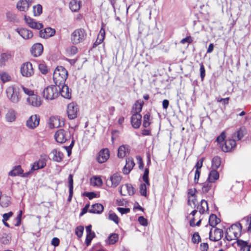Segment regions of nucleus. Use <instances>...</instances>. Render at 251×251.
I'll return each instance as SVG.
<instances>
[{
  "mask_svg": "<svg viewBox=\"0 0 251 251\" xmlns=\"http://www.w3.org/2000/svg\"><path fill=\"white\" fill-rule=\"evenodd\" d=\"M68 74L66 69L63 66H57L54 71L53 80L55 85L60 87L65 83Z\"/></svg>",
  "mask_w": 251,
  "mask_h": 251,
  "instance_id": "f257e3e1",
  "label": "nucleus"
},
{
  "mask_svg": "<svg viewBox=\"0 0 251 251\" xmlns=\"http://www.w3.org/2000/svg\"><path fill=\"white\" fill-rule=\"evenodd\" d=\"M6 93L7 98L11 102L14 103H17L21 99L19 89L14 86H10L7 88Z\"/></svg>",
  "mask_w": 251,
  "mask_h": 251,
  "instance_id": "f03ea898",
  "label": "nucleus"
},
{
  "mask_svg": "<svg viewBox=\"0 0 251 251\" xmlns=\"http://www.w3.org/2000/svg\"><path fill=\"white\" fill-rule=\"evenodd\" d=\"M87 36L85 31L82 28L75 29L71 34V40L74 45L83 42Z\"/></svg>",
  "mask_w": 251,
  "mask_h": 251,
  "instance_id": "7ed1b4c3",
  "label": "nucleus"
},
{
  "mask_svg": "<svg viewBox=\"0 0 251 251\" xmlns=\"http://www.w3.org/2000/svg\"><path fill=\"white\" fill-rule=\"evenodd\" d=\"M72 136L69 129H59L56 131L54 134L56 141L61 144L70 140Z\"/></svg>",
  "mask_w": 251,
  "mask_h": 251,
  "instance_id": "20e7f679",
  "label": "nucleus"
},
{
  "mask_svg": "<svg viewBox=\"0 0 251 251\" xmlns=\"http://www.w3.org/2000/svg\"><path fill=\"white\" fill-rule=\"evenodd\" d=\"M56 85H50L44 89L43 95L44 98L48 100H52L58 96V90Z\"/></svg>",
  "mask_w": 251,
  "mask_h": 251,
  "instance_id": "39448f33",
  "label": "nucleus"
},
{
  "mask_svg": "<svg viewBox=\"0 0 251 251\" xmlns=\"http://www.w3.org/2000/svg\"><path fill=\"white\" fill-rule=\"evenodd\" d=\"M21 73L24 76L28 77L34 74L32 64L30 62L23 63L21 67Z\"/></svg>",
  "mask_w": 251,
  "mask_h": 251,
  "instance_id": "423d86ee",
  "label": "nucleus"
},
{
  "mask_svg": "<svg viewBox=\"0 0 251 251\" xmlns=\"http://www.w3.org/2000/svg\"><path fill=\"white\" fill-rule=\"evenodd\" d=\"M26 101L29 105L35 107H40L43 102L41 98L34 93L26 98Z\"/></svg>",
  "mask_w": 251,
  "mask_h": 251,
  "instance_id": "0eeeda50",
  "label": "nucleus"
},
{
  "mask_svg": "<svg viewBox=\"0 0 251 251\" xmlns=\"http://www.w3.org/2000/svg\"><path fill=\"white\" fill-rule=\"evenodd\" d=\"M121 180L122 176L119 174L116 173L106 180V184L108 187H116L119 184Z\"/></svg>",
  "mask_w": 251,
  "mask_h": 251,
  "instance_id": "6e6552de",
  "label": "nucleus"
},
{
  "mask_svg": "<svg viewBox=\"0 0 251 251\" xmlns=\"http://www.w3.org/2000/svg\"><path fill=\"white\" fill-rule=\"evenodd\" d=\"M242 226L240 223H236L232 224L228 228V230L230 233L234 235V239H237L241 235Z\"/></svg>",
  "mask_w": 251,
  "mask_h": 251,
  "instance_id": "1a4fd4ad",
  "label": "nucleus"
},
{
  "mask_svg": "<svg viewBox=\"0 0 251 251\" xmlns=\"http://www.w3.org/2000/svg\"><path fill=\"white\" fill-rule=\"evenodd\" d=\"M78 112V106L74 102H71L68 105L67 114L70 119H74L77 116Z\"/></svg>",
  "mask_w": 251,
  "mask_h": 251,
  "instance_id": "9d476101",
  "label": "nucleus"
},
{
  "mask_svg": "<svg viewBox=\"0 0 251 251\" xmlns=\"http://www.w3.org/2000/svg\"><path fill=\"white\" fill-rule=\"evenodd\" d=\"M236 140L233 138H229L226 140L225 144L221 146L222 151L224 152H228L230 151L232 149L234 148L236 146Z\"/></svg>",
  "mask_w": 251,
  "mask_h": 251,
  "instance_id": "9b49d317",
  "label": "nucleus"
},
{
  "mask_svg": "<svg viewBox=\"0 0 251 251\" xmlns=\"http://www.w3.org/2000/svg\"><path fill=\"white\" fill-rule=\"evenodd\" d=\"M40 117L37 115L31 116L26 121V126L30 129H34L39 124Z\"/></svg>",
  "mask_w": 251,
  "mask_h": 251,
  "instance_id": "f8f14e48",
  "label": "nucleus"
},
{
  "mask_svg": "<svg viewBox=\"0 0 251 251\" xmlns=\"http://www.w3.org/2000/svg\"><path fill=\"white\" fill-rule=\"evenodd\" d=\"M109 157V152L107 149L101 150L99 153L97 159L99 163L105 162Z\"/></svg>",
  "mask_w": 251,
  "mask_h": 251,
  "instance_id": "ddd939ff",
  "label": "nucleus"
},
{
  "mask_svg": "<svg viewBox=\"0 0 251 251\" xmlns=\"http://www.w3.org/2000/svg\"><path fill=\"white\" fill-rule=\"evenodd\" d=\"M223 236V231L222 229L216 227L214 231V235H212V231L209 232V239L213 241H218Z\"/></svg>",
  "mask_w": 251,
  "mask_h": 251,
  "instance_id": "4468645a",
  "label": "nucleus"
},
{
  "mask_svg": "<svg viewBox=\"0 0 251 251\" xmlns=\"http://www.w3.org/2000/svg\"><path fill=\"white\" fill-rule=\"evenodd\" d=\"M33 2V0H21L17 4V8L21 11H26Z\"/></svg>",
  "mask_w": 251,
  "mask_h": 251,
  "instance_id": "2eb2a0df",
  "label": "nucleus"
},
{
  "mask_svg": "<svg viewBox=\"0 0 251 251\" xmlns=\"http://www.w3.org/2000/svg\"><path fill=\"white\" fill-rule=\"evenodd\" d=\"M141 114H132L130 122L132 127L136 129L138 128L141 124Z\"/></svg>",
  "mask_w": 251,
  "mask_h": 251,
  "instance_id": "dca6fc26",
  "label": "nucleus"
},
{
  "mask_svg": "<svg viewBox=\"0 0 251 251\" xmlns=\"http://www.w3.org/2000/svg\"><path fill=\"white\" fill-rule=\"evenodd\" d=\"M49 155L50 159L57 162L61 161L63 157V154L57 149H53Z\"/></svg>",
  "mask_w": 251,
  "mask_h": 251,
  "instance_id": "f3484780",
  "label": "nucleus"
},
{
  "mask_svg": "<svg viewBox=\"0 0 251 251\" xmlns=\"http://www.w3.org/2000/svg\"><path fill=\"white\" fill-rule=\"evenodd\" d=\"M60 89V93L62 97L64 98L70 99L71 98V91L68 86L65 83L58 87Z\"/></svg>",
  "mask_w": 251,
  "mask_h": 251,
  "instance_id": "a211bd4d",
  "label": "nucleus"
},
{
  "mask_svg": "<svg viewBox=\"0 0 251 251\" xmlns=\"http://www.w3.org/2000/svg\"><path fill=\"white\" fill-rule=\"evenodd\" d=\"M135 165L133 159L128 157L126 159V164L124 166L123 171L125 175L128 174Z\"/></svg>",
  "mask_w": 251,
  "mask_h": 251,
  "instance_id": "6ab92c4d",
  "label": "nucleus"
},
{
  "mask_svg": "<svg viewBox=\"0 0 251 251\" xmlns=\"http://www.w3.org/2000/svg\"><path fill=\"white\" fill-rule=\"evenodd\" d=\"M43 51V47L40 43L35 44L32 47L30 51L31 54L35 57L40 56Z\"/></svg>",
  "mask_w": 251,
  "mask_h": 251,
  "instance_id": "aec40b11",
  "label": "nucleus"
},
{
  "mask_svg": "<svg viewBox=\"0 0 251 251\" xmlns=\"http://www.w3.org/2000/svg\"><path fill=\"white\" fill-rule=\"evenodd\" d=\"M25 20L26 24L31 28L39 29L43 27L42 24L35 22L33 19L29 17L25 16Z\"/></svg>",
  "mask_w": 251,
  "mask_h": 251,
  "instance_id": "412c9836",
  "label": "nucleus"
},
{
  "mask_svg": "<svg viewBox=\"0 0 251 251\" xmlns=\"http://www.w3.org/2000/svg\"><path fill=\"white\" fill-rule=\"evenodd\" d=\"M55 33V30L51 27H47L44 29V30H40L39 31V35L41 38H48L51 36H53Z\"/></svg>",
  "mask_w": 251,
  "mask_h": 251,
  "instance_id": "4be33fe9",
  "label": "nucleus"
},
{
  "mask_svg": "<svg viewBox=\"0 0 251 251\" xmlns=\"http://www.w3.org/2000/svg\"><path fill=\"white\" fill-rule=\"evenodd\" d=\"M144 101L141 100H137L132 107L131 113L132 114H140L142 111Z\"/></svg>",
  "mask_w": 251,
  "mask_h": 251,
  "instance_id": "5701e85b",
  "label": "nucleus"
},
{
  "mask_svg": "<svg viewBox=\"0 0 251 251\" xmlns=\"http://www.w3.org/2000/svg\"><path fill=\"white\" fill-rule=\"evenodd\" d=\"M122 189H125L129 195H133L135 193L134 188L132 185L130 184H126V185H123L119 188V193L122 196H126V193H122Z\"/></svg>",
  "mask_w": 251,
  "mask_h": 251,
  "instance_id": "b1692460",
  "label": "nucleus"
},
{
  "mask_svg": "<svg viewBox=\"0 0 251 251\" xmlns=\"http://www.w3.org/2000/svg\"><path fill=\"white\" fill-rule=\"evenodd\" d=\"M247 133V130L244 127H241L232 135V138L236 141L240 140Z\"/></svg>",
  "mask_w": 251,
  "mask_h": 251,
  "instance_id": "393cba45",
  "label": "nucleus"
},
{
  "mask_svg": "<svg viewBox=\"0 0 251 251\" xmlns=\"http://www.w3.org/2000/svg\"><path fill=\"white\" fill-rule=\"evenodd\" d=\"M129 147L127 145L121 146L118 150V156L120 158H123L129 152Z\"/></svg>",
  "mask_w": 251,
  "mask_h": 251,
  "instance_id": "a878e982",
  "label": "nucleus"
},
{
  "mask_svg": "<svg viewBox=\"0 0 251 251\" xmlns=\"http://www.w3.org/2000/svg\"><path fill=\"white\" fill-rule=\"evenodd\" d=\"M219 178V174L217 171V170L212 169V170L209 173L207 181H208L209 182L211 183H213L216 180H218Z\"/></svg>",
  "mask_w": 251,
  "mask_h": 251,
  "instance_id": "bb28decb",
  "label": "nucleus"
},
{
  "mask_svg": "<svg viewBox=\"0 0 251 251\" xmlns=\"http://www.w3.org/2000/svg\"><path fill=\"white\" fill-rule=\"evenodd\" d=\"M19 34L25 39H28L33 36V33L31 30L26 28H21L18 31Z\"/></svg>",
  "mask_w": 251,
  "mask_h": 251,
  "instance_id": "cd10ccee",
  "label": "nucleus"
},
{
  "mask_svg": "<svg viewBox=\"0 0 251 251\" xmlns=\"http://www.w3.org/2000/svg\"><path fill=\"white\" fill-rule=\"evenodd\" d=\"M103 206L100 203H95L92 205V208L89 212L94 214H100L103 210Z\"/></svg>",
  "mask_w": 251,
  "mask_h": 251,
  "instance_id": "c85d7f7f",
  "label": "nucleus"
},
{
  "mask_svg": "<svg viewBox=\"0 0 251 251\" xmlns=\"http://www.w3.org/2000/svg\"><path fill=\"white\" fill-rule=\"evenodd\" d=\"M236 242L237 245L241 248V251H250L248 241H245L241 239H237Z\"/></svg>",
  "mask_w": 251,
  "mask_h": 251,
  "instance_id": "c756f323",
  "label": "nucleus"
},
{
  "mask_svg": "<svg viewBox=\"0 0 251 251\" xmlns=\"http://www.w3.org/2000/svg\"><path fill=\"white\" fill-rule=\"evenodd\" d=\"M214 187L212 183L207 181L204 182L202 187V191L203 193H206L211 190L212 194L214 193Z\"/></svg>",
  "mask_w": 251,
  "mask_h": 251,
  "instance_id": "7c9ffc66",
  "label": "nucleus"
},
{
  "mask_svg": "<svg viewBox=\"0 0 251 251\" xmlns=\"http://www.w3.org/2000/svg\"><path fill=\"white\" fill-rule=\"evenodd\" d=\"M80 8L79 0H72L70 2V8L74 12L77 11Z\"/></svg>",
  "mask_w": 251,
  "mask_h": 251,
  "instance_id": "2f4dec72",
  "label": "nucleus"
},
{
  "mask_svg": "<svg viewBox=\"0 0 251 251\" xmlns=\"http://www.w3.org/2000/svg\"><path fill=\"white\" fill-rule=\"evenodd\" d=\"M220 221V219L218 218L215 214H212L210 215L209 224L210 226L214 227Z\"/></svg>",
  "mask_w": 251,
  "mask_h": 251,
  "instance_id": "473e14b6",
  "label": "nucleus"
},
{
  "mask_svg": "<svg viewBox=\"0 0 251 251\" xmlns=\"http://www.w3.org/2000/svg\"><path fill=\"white\" fill-rule=\"evenodd\" d=\"M46 165V162L43 160H39L34 162L31 167V171H35L40 169L43 168Z\"/></svg>",
  "mask_w": 251,
  "mask_h": 251,
  "instance_id": "72a5a7b5",
  "label": "nucleus"
},
{
  "mask_svg": "<svg viewBox=\"0 0 251 251\" xmlns=\"http://www.w3.org/2000/svg\"><path fill=\"white\" fill-rule=\"evenodd\" d=\"M23 172L21 166L18 165L14 167L13 170L9 172V175L12 176H15L20 174Z\"/></svg>",
  "mask_w": 251,
  "mask_h": 251,
  "instance_id": "f704fd0d",
  "label": "nucleus"
},
{
  "mask_svg": "<svg viewBox=\"0 0 251 251\" xmlns=\"http://www.w3.org/2000/svg\"><path fill=\"white\" fill-rule=\"evenodd\" d=\"M10 203V197L2 196L0 199V205L3 207H7Z\"/></svg>",
  "mask_w": 251,
  "mask_h": 251,
  "instance_id": "c9c22d12",
  "label": "nucleus"
},
{
  "mask_svg": "<svg viewBox=\"0 0 251 251\" xmlns=\"http://www.w3.org/2000/svg\"><path fill=\"white\" fill-rule=\"evenodd\" d=\"M206 207V210H208V203L207 201L204 200H202L201 202V205L197 206V209L200 214H203L205 211V208Z\"/></svg>",
  "mask_w": 251,
  "mask_h": 251,
  "instance_id": "e433bc0d",
  "label": "nucleus"
},
{
  "mask_svg": "<svg viewBox=\"0 0 251 251\" xmlns=\"http://www.w3.org/2000/svg\"><path fill=\"white\" fill-rule=\"evenodd\" d=\"M221 163V158L219 156H215L212 160V169L217 170L220 167Z\"/></svg>",
  "mask_w": 251,
  "mask_h": 251,
  "instance_id": "4c0bfd02",
  "label": "nucleus"
},
{
  "mask_svg": "<svg viewBox=\"0 0 251 251\" xmlns=\"http://www.w3.org/2000/svg\"><path fill=\"white\" fill-rule=\"evenodd\" d=\"M5 118L8 122H13L16 119L15 112L13 110H9L5 115Z\"/></svg>",
  "mask_w": 251,
  "mask_h": 251,
  "instance_id": "58836bf2",
  "label": "nucleus"
},
{
  "mask_svg": "<svg viewBox=\"0 0 251 251\" xmlns=\"http://www.w3.org/2000/svg\"><path fill=\"white\" fill-rule=\"evenodd\" d=\"M119 235L117 233L111 234L108 238V243L109 245L115 244L118 240Z\"/></svg>",
  "mask_w": 251,
  "mask_h": 251,
  "instance_id": "ea45409f",
  "label": "nucleus"
},
{
  "mask_svg": "<svg viewBox=\"0 0 251 251\" xmlns=\"http://www.w3.org/2000/svg\"><path fill=\"white\" fill-rule=\"evenodd\" d=\"M150 114L149 113H146L143 117V126L145 128H147L150 125Z\"/></svg>",
  "mask_w": 251,
  "mask_h": 251,
  "instance_id": "a19ab883",
  "label": "nucleus"
},
{
  "mask_svg": "<svg viewBox=\"0 0 251 251\" xmlns=\"http://www.w3.org/2000/svg\"><path fill=\"white\" fill-rule=\"evenodd\" d=\"M0 77L2 82L4 83L11 79L10 76L5 72H2L0 74Z\"/></svg>",
  "mask_w": 251,
  "mask_h": 251,
  "instance_id": "79ce46f5",
  "label": "nucleus"
},
{
  "mask_svg": "<svg viewBox=\"0 0 251 251\" xmlns=\"http://www.w3.org/2000/svg\"><path fill=\"white\" fill-rule=\"evenodd\" d=\"M33 12L35 16H39L42 13V6L40 4H37L33 6Z\"/></svg>",
  "mask_w": 251,
  "mask_h": 251,
  "instance_id": "37998d69",
  "label": "nucleus"
},
{
  "mask_svg": "<svg viewBox=\"0 0 251 251\" xmlns=\"http://www.w3.org/2000/svg\"><path fill=\"white\" fill-rule=\"evenodd\" d=\"M95 237V233H89L87 234L85 240V244L87 246L90 245L92 239Z\"/></svg>",
  "mask_w": 251,
  "mask_h": 251,
  "instance_id": "c03bdc74",
  "label": "nucleus"
},
{
  "mask_svg": "<svg viewBox=\"0 0 251 251\" xmlns=\"http://www.w3.org/2000/svg\"><path fill=\"white\" fill-rule=\"evenodd\" d=\"M149 170L148 168H146L144 173L143 176V180L147 184V185H149Z\"/></svg>",
  "mask_w": 251,
  "mask_h": 251,
  "instance_id": "a18cd8bd",
  "label": "nucleus"
},
{
  "mask_svg": "<svg viewBox=\"0 0 251 251\" xmlns=\"http://www.w3.org/2000/svg\"><path fill=\"white\" fill-rule=\"evenodd\" d=\"M146 183H141L140 185V193L142 196H147V186Z\"/></svg>",
  "mask_w": 251,
  "mask_h": 251,
  "instance_id": "49530a36",
  "label": "nucleus"
},
{
  "mask_svg": "<svg viewBox=\"0 0 251 251\" xmlns=\"http://www.w3.org/2000/svg\"><path fill=\"white\" fill-rule=\"evenodd\" d=\"M201 240L198 232H195L192 236V241L194 243H198Z\"/></svg>",
  "mask_w": 251,
  "mask_h": 251,
  "instance_id": "de8ad7c7",
  "label": "nucleus"
},
{
  "mask_svg": "<svg viewBox=\"0 0 251 251\" xmlns=\"http://www.w3.org/2000/svg\"><path fill=\"white\" fill-rule=\"evenodd\" d=\"M84 227L82 226H78L75 229V234L78 238H80L83 234Z\"/></svg>",
  "mask_w": 251,
  "mask_h": 251,
  "instance_id": "09e8293b",
  "label": "nucleus"
},
{
  "mask_svg": "<svg viewBox=\"0 0 251 251\" xmlns=\"http://www.w3.org/2000/svg\"><path fill=\"white\" fill-rule=\"evenodd\" d=\"M200 76L201 80L202 81L205 75V70L203 64L201 63L200 64Z\"/></svg>",
  "mask_w": 251,
  "mask_h": 251,
  "instance_id": "8fccbe9b",
  "label": "nucleus"
},
{
  "mask_svg": "<svg viewBox=\"0 0 251 251\" xmlns=\"http://www.w3.org/2000/svg\"><path fill=\"white\" fill-rule=\"evenodd\" d=\"M38 67L39 69L43 74H46L48 73V70L47 67L44 64H40Z\"/></svg>",
  "mask_w": 251,
  "mask_h": 251,
  "instance_id": "3c124183",
  "label": "nucleus"
},
{
  "mask_svg": "<svg viewBox=\"0 0 251 251\" xmlns=\"http://www.w3.org/2000/svg\"><path fill=\"white\" fill-rule=\"evenodd\" d=\"M109 219L114 222L116 224H118L119 222V218L114 213L109 214Z\"/></svg>",
  "mask_w": 251,
  "mask_h": 251,
  "instance_id": "603ef678",
  "label": "nucleus"
},
{
  "mask_svg": "<svg viewBox=\"0 0 251 251\" xmlns=\"http://www.w3.org/2000/svg\"><path fill=\"white\" fill-rule=\"evenodd\" d=\"M83 195L88 197L89 200H92L97 197V194L95 192H85Z\"/></svg>",
  "mask_w": 251,
  "mask_h": 251,
  "instance_id": "864d4df0",
  "label": "nucleus"
},
{
  "mask_svg": "<svg viewBox=\"0 0 251 251\" xmlns=\"http://www.w3.org/2000/svg\"><path fill=\"white\" fill-rule=\"evenodd\" d=\"M6 17L7 19L11 22L14 21L16 19L15 15L9 11L6 13Z\"/></svg>",
  "mask_w": 251,
  "mask_h": 251,
  "instance_id": "5fc2aeb1",
  "label": "nucleus"
},
{
  "mask_svg": "<svg viewBox=\"0 0 251 251\" xmlns=\"http://www.w3.org/2000/svg\"><path fill=\"white\" fill-rule=\"evenodd\" d=\"M138 220L141 225L143 226H147L148 225L147 220L145 219L143 216L139 217Z\"/></svg>",
  "mask_w": 251,
  "mask_h": 251,
  "instance_id": "6e6d98bb",
  "label": "nucleus"
},
{
  "mask_svg": "<svg viewBox=\"0 0 251 251\" xmlns=\"http://www.w3.org/2000/svg\"><path fill=\"white\" fill-rule=\"evenodd\" d=\"M69 188L73 190V175L70 174L68 177Z\"/></svg>",
  "mask_w": 251,
  "mask_h": 251,
  "instance_id": "4d7b16f0",
  "label": "nucleus"
},
{
  "mask_svg": "<svg viewBox=\"0 0 251 251\" xmlns=\"http://www.w3.org/2000/svg\"><path fill=\"white\" fill-rule=\"evenodd\" d=\"M22 88L24 93L28 95V97H29L34 93L33 91L28 88H25L24 86H22Z\"/></svg>",
  "mask_w": 251,
  "mask_h": 251,
  "instance_id": "13d9d810",
  "label": "nucleus"
},
{
  "mask_svg": "<svg viewBox=\"0 0 251 251\" xmlns=\"http://www.w3.org/2000/svg\"><path fill=\"white\" fill-rule=\"evenodd\" d=\"M22 213H23L22 211L20 210L19 211V213L17 217H16V223L15 224V226H19L21 224Z\"/></svg>",
  "mask_w": 251,
  "mask_h": 251,
  "instance_id": "bf43d9fd",
  "label": "nucleus"
},
{
  "mask_svg": "<svg viewBox=\"0 0 251 251\" xmlns=\"http://www.w3.org/2000/svg\"><path fill=\"white\" fill-rule=\"evenodd\" d=\"M94 178L95 180L94 184L95 185L99 186L102 184V180L100 177L95 176Z\"/></svg>",
  "mask_w": 251,
  "mask_h": 251,
  "instance_id": "052dcab7",
  "label": "nucleus"
},
{
  "mask_svg": "<svg viewBox=\"0 0 251 251\" xmlns=\"http://www.w3.org/2000/svg\"><path fill=\"white\" fill-rule=\"evenodd\" d=\"M117 209L121 214H126L130 212L129 208L118 207Z\"/></svg>",
  "mask_w": 251,
  "mask_h": 251,
  "instance_id": "680f3d73",
  "label": "nucleus"
},
{
  "mask_svg": "<svg viewBox=\"0 0 251 251\" xmlns=\"http://www.w3.org/2000/svg\"><path fill=\"white\" fill-rule=\"evenodd\" d=\"M226 137V136L225 132H222L221 134L217 138L216 141L218 143L222 142L225 140Z\"/></svg>",
  "mask_w": 251,
  "mask_h": 251,
  "instance_id": "e2e57ef3",
  "label": "nucleus"
},
{
  "mask_svg": "<svg viewBox=\"0 0 251 251\" xmlns=\"http://www.w3.org/2000/svg\"><path fill=\"white\" fill-rule=\"evenodd\" d=\"M12 212H9L7 213H4L3 215L2 222L7 221L9 219V218L12 216Z\"/></svg>",
  "mask_w": 251,
  "mask_h": 251,
  "instance_id": "0e129e2a",
  "label": "nucleus"
},
{
  "mask_svg": "<svg viewBox=\"0 0 251 251\" xmlns=\"http://www.w3.org/2000/svg\"><path fill=\"white\" fill-rule=\"evenodd\" d=\"M193 42V40L191 36H187L186 38L182 39L180 41L181 44H185V43H191Z\"/></svg>",
  "mask_w": 251,
  "mask_h": 251,
  "instance_id": "69168bd1",
  "label": "nucleus"
},
{
  "mask_svg": "<svg viewBox=\"0 0 251 251\" xmlns=\"http://www.w3.org/2000/svg\"><path fill=\"white\" fill-rule=\"evenodd\" d=\"M201 251H207L208 245L206 243H201L200 245Z\"/></svg>",
  "mask_w": 251,
  "mask_h": 251,
  "instance_id": "338daca9",
  "label": "nucleus"
},
{
  "mask_svg": "<svg viewBox=\"0 0 251 251\" xmlns=\"http://www.w3.org/2000/svg\"><path fill=\"white\" fill-rule=\"evenodd\" d=\"M244 219H246V220L247 221H249V226L247 228V231L248 232L251 233V216L250 217H245Z\"/></svg>",
  "mask_w": 251,
  "mask_h": 251,
  "instance_id": "774afa93",
  "label": "nucleus"
}]
</instances>
